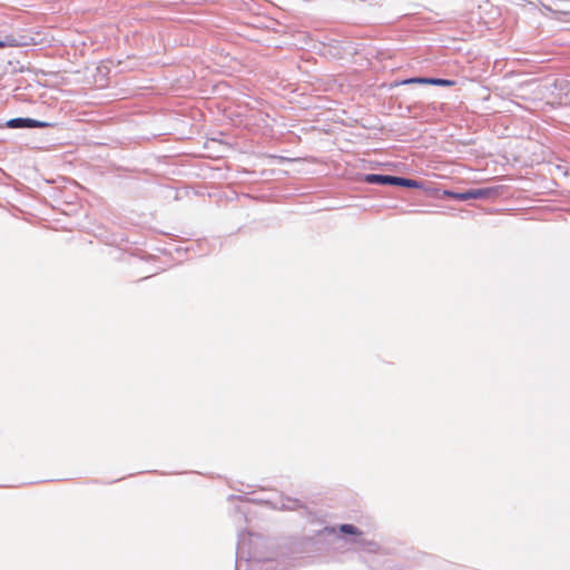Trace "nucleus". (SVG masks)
I'll use <instances>...</instances> for the list:
<instances>
[{"instance_id": "1", "label": "nucleus", "mask_w": 570, "mask_h": 570, "mask_svg": "<svg viewBox=\"0 0 570 570\" xmlns=\"http://www.w3.org/2000/svg\"><path fill=\"white\" fill-rule=\"evenodd\" d=\"M494 190L492 188H479L471 189L464 193H456L451 190H444L443 195L445 197H450L456 200H469V199H480L490 197Z\"/></svg>"}, {"instance_id": "2", "label": "nucleus", "mask_w": 570, "mask_h": 570, "mask_svg": "<svg viewBox=\"0 0 570 570\" xmlns=\"http://www.w3.org/2000/svg\"><path fill=\"white\" fill-rule=\"evenodd\" d=\"M10 128H47L50 124L31 118H14L8 121Z\"/></svg>"}, {"instance_id": "3", "label": "nucleus", "mask_w": 570, "mask_h": 570, "mask_svg": "<svg viewBox=\"0 0 570 570\" xmlns=\"http://www.w3.org/2000/svg\"><path fill=\"white\" fill-rule=\"evenodd\" d=\"M551 10L562 21H570V0H553Z\"/></svg>"}, {"instance_id": "4", "label": "nucleus", "mask_w": 570, "mask_h": 570, "mask_svg": "<svg viewBox=\"0 0 570 570\" xmlns=\"http://www.w3.org/2000/svg\"><path fill=\"white\" fill-rule=\"evenodd\" d=\"M394 177L395 176L371 174L365 177V181L370 184L394 185Z\"/></svg>"}, {"instance_id": "5", "label": "nucleus", "mask_w": 570, "mask_h": 570, "mask_svg": "<svg viewBox=\"0 0 570 570\" xmlns=\"http://www.w3.org/2000/svg\"><path fill=\"white\" fill-rule=\"evenodd\" d=\"M404 85L407 83H422V85H434V86H442L444 85V79L441 78H410L403 81Z\"/></svg>"}, {"instance_id": "6", "label": "nucleus", "mask_w": 570, "mask_h": 570, "mask_svg": "<svg viewBox=\"0 0 570 570\" xmlns=\"http://www.w3.org/2000/svg\"><path fill=\"white\" fill-rule=\"evenodd\" d=\"M394 185L407 188H422V184L420 181L402 177H394Z\"/></svg>"}, {"instance_id": "7", "label": "nucleus", "mask_w": 570, "mask_h": 570, "mask_svg": "<svg viewBox=\"0 0 570 570\" xmlns=\"http://www.w3.org/2000/svg\"><path fill=\"white\" fill-rule=\"evenodd\" d=\"M23 43L18 41L13 36H7L3 40H0V49L2 48H14L20 47Z\"/></svg>"}, {"instance_id": "8", "label": "nucleus", "mask_w": 570, "mask_h": 570, "mask_svg": "<svg viewBox=\"0 0 570 570\" xmlns=\"http://www.w3.org/2000/svg\"><path fill=\"white\" fill-rule=\"evenodd\" d=\"M340 531L344 534L360 535L361 531L353 524H342Z\"/></svg>"}, {"instance_id": "9", "label": "nucleus", "mask_w": 570, "mask_h": 570, "mask_svg": "<svg viewBox=\"0 0 570 570\" xmlns=\"http://www.w3.org/2000/svg\"><path fill=\"white\" fill-rule=\"evenodd\" d=\"M455 85V81L454 80H451V79H444V85L443 87H452Z\"/></svg>"}]
</instances>
